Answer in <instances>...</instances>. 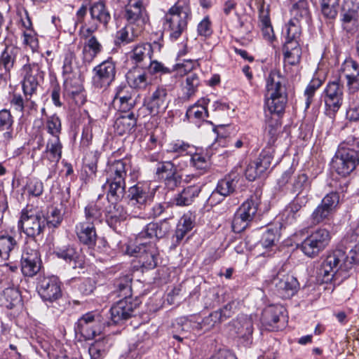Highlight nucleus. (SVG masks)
Segmentation results:
<instances>
[{
	"instance_id": "nucleus-27",
	"label": "nucleus",
	"mask_w": 359,
	"mask_h": 359,
	"mask_svg": "<svg viewBox=\"0 0 359 359\" xmlns=\"http://www.w3.org/2000/svg\"><path fill=\"white\" fill-rule=\"evenodd\" d=\"M64 94L72 99L76 105H82L86 102V95L81 81L78 76H67L64 82Z\"/></svg>"
},
{
	"instance_id": "nucleus-49",
	"label": "nucleus",
	"mask_w": 359,
	"mask_h": 359,
	"mask_svg": "<svg viewBox=\"0 0 359 359\" xmlns=\"http://www.w3.org/2000/svg\"><path fill=\"white\" fill-rule=\"evenodd\" d=\"M99 157L100 153L97 151L87 152L83 157V169L87 175L88 181L96 176Z\"/></svg>"
},
{
	"instance_id": "nucleus-35",
	"label": "nucleus",
	"mask_w": 359,
	"mask_h": 359,
	"mask_svg": "<svg viewBox=\"0 0 359 359\" xmlns=\"http://www.w3.org/2000/svg\"><path fill=\"white\" fill-rule=\"evenodd\" d=\"M153 48L149 43H140L133 46L128 53V57L133 64H139L151 60L153 55Z\"/></svg>"
},
{
	"instance_id": "nucleus-64",
	"label": "nucleus",
	"mask_w": 359,
	"mask_h": 359,
	"mask_svg": "<svg viewBox=\"0 0 359 359\" xmlns=\"http://www.w3.org/2000/svg\"><path fill=\"white\" fill-rule=\"evenodd\" d=\"M117 287L116 292L119 297L123 299H132V288H131V278L128 276H125L115 283Z\"/></svg>"
},
{
	"instance_id": "nucleus-54",
	"label": "nucleus",
	"mask_w": 359,
	"mask_h": 359,
	"mask_svg": "<svg viewBox=\"0 0 359 359\" xmlns=\"http://www.w3.org/2000/svg\"><path fill=\"white\" fill-rule=\"evenodd\" d=\"M190 163L191 165L196 170H198L200 175L205 173L210 167V156L207 153L203 152H195L192 154L191 152Z\"/></svg>"
},
{
	"instance_id": "nucleus-14",
	"label": "nucleus",
	"mask_w": 359,
	"mask_h": 359,
	"mask_svg": "<svg viewBox=\"0 0 359 359\" xmlns=\"http://www.w3.org/2000/svg\"><path fill=\"white\" fill-rule=\"evenodd\" d=\"M62 283L57 276H43L38 280L36 290L46 304L57 302L62 297Z\"/></svg>"
},
{
	"instance_id": "nucleus-11",
	"label": "nucleus",
	"mask_w": 359,
	"mask_h": 359,
	"mask_svg": "<svg viewBox=\"0 0 359 359\" xmlns=\"http://www.w3.org/2000/svg\"><path fill=\"white\" fill-rule=\"evenodd\" d=\"M330 240V232L319 228L304 239L298 248L308 257L314 258L329 245Z\"/></svg>"
},
{
	"instance_id": "nucleus-55",
	"label": "nucleus",
	"mask_w": 359,
	"mask_h": 359,
	"mask_svg": "<svg viewBox=\"0 0 359 359\" xmlns=\"http://www.w3.org/2000/svg\"><path fill=\"white\" fill-rule=\"evenodd\" d=\"M193 146L189 142L182 140H175L170 142L167 145L168 153L176 154V156H182L191 154Z\"/></svg>"
},
{
	"instance_id": "nucleus-4",
	"label": "nucleus",
	"mask_w": 359,
	"mask_h": 359,
	"mask_svg": "<svg viewBox=\"0 0 359 359\" xmlns=\"http://www.w3.org/2000/svg\"><path fill=\"white\" fill-rule=\"evenodd\" d=\"M27 62L20 70L22 76V88L25 99L20 94H14L11 100V104L15 110L23 114L36 110L37 88L41 80H43V72L41 70L39 64L29 62V57H26Z\"/></svg>"
},
{
	"instance_id": "nucleus-39",
	"label": "nucleus",
	"mask_w": 359,
	"mask_h": 359,
	"mask_svg": "<svg viewBox=\"0 0 359 359\" xmlns=\"http://www.w3.org/2000/svg\"><path fill=\"white\" fill-rule=\"evenodd\" d=\"M137 125V118L131 112L118 117L114 124V132L118 135L130 133Z\"/></svg>"
},
{
	"instance_id": "nucleus-2",
	"label": "nucleus",
	"mask_w": 359,
	"mask_h": 359,
	"mask_svg": "<svg viewBox=\"0 0 359 359\" xmlns=\"http://www.w3.org/2000/svg\"><path fill=\"white\" fill-rule=\"evenodd\" d=\"M168 222H150L137 234L134 247L128 246L127 253L138 258L142 268L152 269L157 266L159 255L156 241L164 238L170 231Z\"/></svg>"
},
{
	"instance_id": "nucleus-30",
	"label": "nucleus",
	"mask_w": 359,
	"mask_h": 359,
	"mask_svg": "<svg viewBox=\"0 0 359 359\" xmlns=\"http://www.w3.org/2000/svg\"><path fill=\"white\" fill-rule=\"evenodd\" d=\"M337 271L325 257L320 263L316 271V280L319 283L330 284L334 287L339 285L344 281L338 282Z\"/></svg>"
},
{
	"instance_id": "nucleus-38",
	"label": "nucleus",
	"mask_w": 359,
	"mask_h": 359,
	"mask_svg": "<svg viewBox=\"0 0 359 359\" xmlns=\"http://www.w3.org/2000/svg\"><path fill=\"white\" fill-rule=\"evenodd\" d=\"M62 144L60 137L49 138L42 158L51 163H58L62 158Z\"/></svg>"
},
{
	"instance_id": "nucleus-58",
	"label": "nucleus",
	"mask_w": 359,
	"mask_h": 359,
	"mask_svg": "<svg viewBox=\"0 0 359 359\" xmlns=\"http://www.w3.org/2000/svg\"><path fill=\"white\" fill-rule=\"evenodd\" d=\"M333 213L323 206L320 203L314 209L310 219L313 224H328L332 219Z\"/></svg>"
},
{
	"instance_id": "nucleus-40",
	"label": "nucleus",
	"mask_w": 359,
	"mask_h": 359,
	"mask_svg": "<svg viewBox=\"0 0 359 359\" xmlns=\"http://www.w3.org/2000/svg\"><path fill=\"white\" fill-rule=\"evenodd\" d=\"M87 39L82 51L83 60L90 63L102 51L103 47L95 36L91 34Z\"/></svg>"
},
{
	"instance_id": "nucleus-37",
	"label": "nucleus",
	"mask_w": 359,
	"mask_h": 359,
	"mask_svg": "<svg viewBox=\"0 0 359 359\" xmlns=\"http://www.w3.org/2000/svg\"><path fill=\"white\" fill-rule=\"evenodd\" d=\"M127 81L130 88L137 90H144L151 84L148 73L137 68L130 70L127 74Z\"/></svg>"
},
{
	"instance_id": "nucleus-1",
	"label": "nucleus",
	"mask_w": 359,
	"mask_h": 359,
	"mask_svg": "<svg viewBox=\"0 0 359 359\" xmlns=\"http://www.w3.org/2000/svg\"><path fill=\"white\" fill-rule=\"evenodd\" d=\"M279 74L273 72L266 79L264 108L266 123L264 133V138L267 140L266 147H272L277 140L281 126L279 116L284 112L287 102L286 88Z\"/></svg>"
},
{
	"instance_id": "nucleus-45",
	"label": "nucleus",
	"mask_w": 359,
	"mask_h": 359,
	"mask_svg": "<svg viewBox=\"0 0 359 359\" xmlns=\"http://www.w3.org/2000/svg\"><path fill=\"white\" fill-rule=\"evenodd\" d=\"M260 199L257 196H251L239 207L237 212L247 219L252 222L256 218Z\"/></svg>"
},
{
	"instance_id": "nucleus-63",
	"label": "nucleus",
	"mask_w": 359,
	"mask_h": 359,
	"mask_svg": "<svg viewBox=\"0 0 359 359\" xmlns=\"http://www.w3.org/2000/svg\"><path fill=\"white\" fill-rule=\"evenodd\" d=\"M17 245L15 239L9 235H0V258L6 260Z\"/></svg>"
},
{
	"instance_id": "nucleus-10",
	"label": "nucleus",
	"mask_w": 359,
	"mask_h": 359,
	"mask_svg": "<svg viewBox=\"0 0 359 359\" xmlns=\"http://www.w3.org/2000/svg\"><path fill=\"white\" fill-rule=\"evenodd\" d=\"M45 228V218L41 212H35L28 208H23L18 222V229L30 238L29 241L35 240Z\"/></svg>"
},
{
	"instance_id": "nucleus-8",
	"label": "nucleus",
	"mask_w": 359,
	"mask_h": 359,
	"mask_svg": "<svg viewBox=\"0 0 359 359\" xmlns=\"http://www.w3.org/2000/svg\"><path fill=\"white\" fill-rule=\"evenodd\" d=\"M154 192L147 183L138 182L129 187L127 198L131 214L135 217H143V211L152 202Z\"/></svg>"
},
{
	"instance_id": "nucleus-9",
	"label": "nucleus",
	"mask_w": 359,
	"mask_h": 359,
	"mask_svg": "<svg viewBox=\"0 0 359 359\" xmlns=\"http://www.w3.org/2000/svg\"><path fill=\"white\" fill-rule=\"evenodd\" d=\"M110 325L97 312L90 311L82 315L77 320L75 330L86 340L94 339L102 332L105 325Z\"/></svg>"
},
{
	"instance_id": "nucleus-23",
	"label": "nucleus",
	"mask_w": 359,
	"mask_h": 359,
	"mask_svg": "<svg viewBox=\"0 0 359 359\" xmlns=\"http://www.w3.org/2000/svg\"><path fill=\"white\" fill-rule=\"evenodd\" d=\"M108 205L104 207V218L108 225L116 229L118 224L125 221L128 217V212L123 205L114 199L104 198Z\"/></svg>"
},
{
	"instance_id": "nucleus-59",
	"label": "nucleus",
	"mask_w": 359,
	"mask_h": 359,
	"mask_svg": "<svg viewBox=\"0 0 359 359\" xmlns=\"http://www.w3.org/2000/svg\"><path fill=\"white\" fill-rule=\"evenodd\" d=\"M44 128L51 136L50 138L60 137L62 133V123L60 117L57 114L47 116L44 123Z\"/></svg>"
},
{
	"instance_id": "nucleus-20",
	"label": "nucleus",
	"mask_w": 359,
	"mask_h": 359,
	"mask_svg": "<svg viewBox=\"0 0 359 359\" xmlns=\"http://www.w3.org/2000/svg\"><path fill=\"white\" fill-rule=\"evenodd\" d=\"M232 331L238 341L245 346H250L253 341V320L251 316L238 315L231 322Z\"/></svg>"
},
{
	"instance_id": "nucleus-42",
	"label": "nucleus",
	"mask_w": 359,
	"mask_h": 359,
	"mask_svg": "<svg viewBox=\"0 0 359 359\" xmlns=\"http://www.w3.org/2000/svg\"><path fill=\"white\" fill-rule=\"evenodd\" d=\"M259 18L263 37L266 41L271 42L274 39L275 35L271 23L269 11L265 8L264 3L259 6Z\"/></svg>"
},
{
	"instance_id": "nucleus-53",
	"label": "nucleus",
	"mask_w": 359,
	"mask_h": 359,
	"mask_svg": "<svg viewBox=\"0 0 359 359\" xmlns=\"http://www.w3.org/2000/svg\"><path fill=\"white\" fill-rule=\"evenodd\" d=\"M194 227V219L191 214H184L179 220L175 233L176 242L180 243Z\"/></svg>"
},
{
	"instance_id": "nucleus-51",
	"label": "nucleus",
	"mask_w": 359,
	"mask_h": 359,
	"mask_svg": "<svg viewBox=\"0 0 359 359\" xmlns=\"http://www.w3.org/2000/svg\"><path fill=\"white\" fill-rule=\"evenodd\" d=\"M285 41L284 44L299 43L302 36V27L300 22L290 20L285 25Z\"/></svg>"
},
{
	"instance_id": "nucleus-61",
	"label": "nucleus",
	"mask_w": 359,
	"mask_h": 359,
	"mask_svg": "<svg viewBox=\"0 0 359 359\" xmlns=\"http://www.w3.org/2000/svg\"><path fill=\"white\" fill-rule=\"evenodd\" d=\"M340 0H319L322 15L327 19L334 20L338 14Z\"/></svg>"
},
{
	"instance_id": "nucleus-44",
	"label": "nucleus",
	"mask_w": 359,
	"mask_h": 359,
	"mask_svg": "<svg viewBox=\"0 0 359 359\" xmlns=\"http://www.w3.org/2000/svg\"><path fill=\"white\" fill-rule=\"evenodd\" d=\"M143 31L128 24L116 32L115 42L117 45H126L137 38Z\"/></svg>"
},
{
	"instance_id": "nucleus-28",
	"label": "nucleus",
	"mask_w": 359,
	"mask_h": 359,
	"mask_svg": "<svg viewBox=\"0 0 359 359\" xmlns=\"http://www.w3.org/2000/svg\"><path fill=\"white\" fill-rule=\"evenodd\" d=\"M75 233L81 243L93 248L96 244L97 233L93 222L83 221L75 226Z\"/></svg>"
},
{
	"instance_id": "nucleus-62",
	"label": "nucleus",
	"mask_w": 359,
	"mask_h": 359,
	"mask_svg": "<svg viewBox=\"0 0 359 359\" xmlns=\"http://www.w3.org/2000/svg\"><path fill=\"white\" fill-rule=\"evenodd\" d=\"M311 181L306 173L301 172L294 176L292 183V192L297 193L296 196L304 195V191L309 190L311 187ZM305 195H307L306 194Z\"/></svg>"
},
{
	"instance_id": "nucleus-15",
	"label": "nucleus",
	"mask_w": 359,
	"mask_h": 359,
	"mask_svg": "<svg viewBox=\"0 0 359 359\" xmlns=\"http://www.w3.org/2000/svg\"><path fill=\"white\" fill-rule=\"evenodd\" d=\"M321 97L325 104L326 114L334 115L343 104L344 86L338 81H330L326 85Z\"/></svg>"
},
{
	"instance_id": "nucleus-17",
	"label": "nucleus",
	"mask_w": 359,
	"mask_h": 359,
	"mask_svg": "<svg viewBox=\"0 0 359 359\" xmlns=\"http://www.w3.org/2000/svg\"><path fill=\"white\" fill-rule=\"evenodd\" d=\"M144 1L128 0L124 15L128 24L142 31H144L149 19Z\"/></svg>"
},
{
	"instance_id": "nucleus-21",
	"label": "nucleus",
	"mask_w": 359,
	"mask_h": 359,
	"mask_svg": "<svg viewBox=\"0 0 359 359\" xmlns=\"http://www.w3.org/2000/svg\"><path fill=\"white\" fill-rule=\"evenodd\" d=\"M155 174L169 190H174L182 180L181 176L177 175L176 165L171 161L159 162L156 165Z\"/></svg>"
},
{
	"instance_id": "nucleus-33",
	"label": "nucleus",
	"mask_w": 359,
	"mask_h": 359,
	"mask_svg": "<svg viewBox=\"0 0 359 359\" xmlns=\"http://www.w3.org/2000/svg\"><path fill=\"white\" fill-rule=\"evenodd\" d=\"M19 53V49L13 46H6L1 53L0 69L4 70L2 74L4 75L5 79L11 76V72L15 66Z\"/></svg>"
},
{
	"instance_id": "nucleus-48",
	"label": "nucleus",
	"mask_w": 359,
	"mask_h": 359,
	"mask_svg": "<svg viewBox=\"0 0 359 359\" xmlns=\"http://www.w3.org/2000/svg\"><path fill=\"white\" fill-rule=\"evenodd\" d=\"M342 29L348 34L355 33L359 26L358 13L354 10H348L341 15Z\"/></svg>"
},
{
	"instance_id": "nucleus-22",
	"label": "nucleus",
	"mask_w": 359,
	"mask_h": 359,
	"mask_svg": "<svg viewBox=\"0 0 359 359\" xmlns=\"http://www.w3.org/2000/svg\"><path fill=\"white\" fill-rule=\"evenodd\" d=\"M340 72L346 79V86L350 94L359 90V65L351 57L346 58L341 65Z\"/></svg>"
},
{
	"instance_id": "nucleus-5",
	"label": "nucleus",
	"mask_w": 359,
	"mask_h": 359,
	"mask_svg": "<svg viewBox=\"0 0 359 359\" xmlns=\"http://www.w3.org/2000/svg\"><path fill=\"white\" fill-rule=\"evenodd\" d=\"M359 164V140L348 136L338 146L332 160V169L340 176L350 175Z\"/></svg>"
},
{
	"instance_id": "nucleus-18",
	"label": "nucleus",
	"mask_w": 359,
	"mask_h": 359,
	"mask_svg": "<svg viewBox=\"0 0 359 359\" xmlns=\"http://www.w3.org/2000/svg\"><path fill=\"white\" fill-rule=\"evenodd\" d=\"M92 83L97 89H106L115 79L116 63L111 57L103 61L93 69Z\"/></svg>"
},
{
	"instance_id": "nucleus-60",
	"label": "nucleus",
	"mask_w": 359,
	"mask_h": 359,
	"mask_svg": "<svg viewBox=\"0 0 359 359\" xmlns=\"http://www.w3.org/2000/svg\"><path fill=\"white\" fill-rule=\"evenodd\" d=\"M273 147H266L262 149L256 161H253L263 174L270 168L273 158Z\"/></svg>"
},
{
	"instance_id": "nucleus-57",
	"label": "nucleus",
	"mask_w": 359,
	"mask_h": 359,
	"mask_svg": "<svg viewBox=\"0 0 359 359\" xmlns=\"http://www.w3.org/2000/svg\"><path fill=\"white\" fill-rule=\"evenodd\" d=\"M201 85L200 79L196 73H191L187 75L185 83L183 86V97L189 100L195 95Z\"/></svg>"
},
{
	"instance_id": "nucleus-6",
	"label": "nucleus",
	"mask_w": 359,
	"mask_h": 359,
	"mask_svg": "<svg viewBox=\"0 0 359 359\" xmlns=\"http://www.w3.org/2000/svg\"><path fill=\"white\" fill-rule=\"evenodd\" d=\"M130 168L127 158L109 161L105 168L106 182L102 188L106 190L107 198L121 201L126 193V178Z\"/></svg>"
},
{
	"instance_id": "nucleus-41",
	"label": "nucleus",
	"mask_w": 359,
	"mask_h": 359,
	"mask_svg": "<svg viewBox=\"0 0 359 359\" xmlns=\"http://www.w3.org/2000/svg\"><path fill=\"white\" fill-rule=\"evenodd\" d=\"M210 99L202 97L198 100L194 104L188 108L186 112V116L188 119L193 120H204L208 116V105L210 103Z\"/></svg>"
},
{
	"instance_id": "nucleus-50",
	"label": "nucleus",
	"mask_w": 359,
	"mask_h": 359,
	"mask_svg": "<svg viewBox=\"0 0 359 359\" xmlns=\"http://www.w3.org/2000/svg\"><path fill=\"white\" fill-rule=\"evenodd\" d=\"M283 50L285 64L296 65L299 63L302 55V48L299 43L284 44Z\"/></svg>"
},
{
	"instance_id": "nucleus-24",
	"label": "nucleus",
	"mask_w": 359,
	"mask_h": 359,
	"mask_svg": "<svg viewBox=\"0 0 359 359\" xmlns=\"http://www.w3.org/2000/svg\"><path fill=\"white\" fill-rule=\"evenodd\" d=\"M308 202L307 195L296 196L284 208L282 213L283 221L287 224L295 223L301 217L302 209Z\"/></svg>"
},
{
	"instance_id": "nucleus-46",
	"label": "nucleus",
	"mask_w": 359,
	"mask_h": 359,
	"mask_svg": "<svg viewBox=\"0 0 359 359\" xmlns=\"http://www.w3.org/2000/svg\"><path fill=\"white\" fill-rule=\"evenodd\" d=\"M0 302L8 309L20 305L21 295L19 290L14 287L4 289L0 295Z\"/></svg>"
},
{
	"instance_id": "nucleus-25",
	"label": "nucleus",
	"mask_w": 359,
	"mask_h": 359,
	"mask_svg": "<svg viewBox=\"0 0 359 359\" xmlns=\"http://www.w3.org/2000/svg\"><path fill=\"white\" fill-rule=\"evenodd\" d=\"M285 311V308L280 304H272L266 306L262 311L261 322L262 326L269 331H276L280 329L278 323Z\"/></svg>"
},
{
	"instance_id": "nucleus-31",
	"label": "nucleus",
	"mask_w": 359,
	"mask_h": 359,
	"mask_svg": "<svg viewBox=\"0 0 359 359\" xmlns=\"http://www.w3.org/2000/svg\"><path fill=\"white\" fill-rule=\"evenodd\" d=\"M203 184L198 182L184 187L174 197V202L178 206H188L194 203L202 191Z\"/></svg>"
},
{
	"instance_id": "nucleus-47",
	"label": "nucleus",
	"mask_w": 359,
	"mask_h": 359,
	"mask_svg": "<svg viewBox=\"0 0 359 359\" xmlns=\"http://www.w3.org/2000/svg\"><path fill=\"white\" fill-rule=\"evenodd\" d=\"M292 18L294 21L308 20L311 16L309 4L307 0H299L292 4L290 10Z\"/></svg>"
},
{
	"instance_id": "nucleus-19",
	"label": "nucleus",
	"mask_w": 359,
	"mask_h": 359,
	"mask_svg": "<svg viewBox=\"0 0 359 359\" xmlns=\"http://www.w3.org/2000/svg\"><path fill=\"white\" fill-rule=\"evenodd\" d=\"M275 292L282 299L293 297L299 288V283L293 275L279 271L272 280Z\"/></svg>"
},
{
	"instance_id": "nucleus-52",
	"label": "nucleus",
	"mask_w": 359,
	"mask_h": 359,
	"mask_svg": "<svg viewBox=\"0 0 359 359\" xmlns=\"http://www.w3.org/2000/svg\"><path fill=\"white\" fill-rule=\"evenodd\" d=\"M196 318L197 320L196 325L198 326L200 334L210 331L215 326L222 323L215 311L203 318L197 315H196Z\"/></svg>"
},
{
	"instance_id": "nucleus-36",
	"label": "nucleus",
	"mask_w": 359,
	"mask_h": 359,
	"mask_svg": "<svg viewBox=\"0 0 359 359\" xmlns=\"http://www.w3.org/2000/svg\"><path fill=\"white\" fill-rule=\"evenodd\" d=\"M104 197L100 194L95 201H91L85 208V217L87 222H102L104 215Z\"/></svg>"
},
{
	"instance_id": "nucleus-7",
	"label": "nucleus",
	"mask_w": 359,
	"mask_h": 359,
	"mask_svg": "<svg viewBox=\"0 0 359 359\" xmlns=\"http://www.w3.org/2000/svg\"><path fill=\"white\" fill-rule=\"evenodd\" d=\"M191 18V9L185 3L177 2L168 9L163 18V27L171 41L177 40L187 30Z\"/></svg>"
},
{
	"instance_id": "nucleus-29",
	"label": "nucleus",
	"mask_w": 359,
	"mask_h": 359,
	"mask_svg": "<svg viewBox=\"0 0 359 359\" xmlns=\"http://www.w3.org/2000/svg\"><path fill=\"white\" fill-rule=\"evenodd\" d=\"M13 117L10 111L0 110V145L6 147L13 140Z\"/></svg>"
},
{
	"instance_id": "nucleus-3",
	"label": "nucleus",
	"mask_w": 359,
	"mask_h": 359,
	"mask_svg": "<svg viewBox=\"0 0 359 359\" xmlns=\"http://www.w3.org/2000/svg\"><path fill=\"white\" fill-rule=\"evenodd\" d=\"M325 257L337 271L338 282L348 279L359 264V225L348 232Z\"/></svg>"
},
{
	"instance_id": "nucleus-13",
	"label": "nucleus",
	"mask_w": 359,
	"mask_h": 359,
	"mask_svg": "<svg viewBox=\"0 0 359 359\" xmlns=\"http://www.w3.org/2000/svg\"><path fill=\"white\" fill-rule=\"evenodd\" d=\"M89 12L90 20L88 22V27L82 34V37L86 39L96 32L100 26L107 29L111 18L108 8L101 1L93 3L89 8Z\"/></svg>"
},
{
	"instance_id": "nucleus-26",
	"label": "nucleus",
	"mask_w": 359,
	"mask_h": 359,
	"mask_svg": "<svg viewBox=\"0 0 359 359\" xmlns=\"http://www.w3.org/2000/svg\"><path fill=\"white\" fill-rule=\"evenodd\" d=\"M136 304L130 299H121L109 310L110 319L113 324L121 323L133 316Z\"/></svg>"
},
{
	"instance_id": "nucleus-56",
	"label": "nucleus",
	"mask_w": 359,
	"mask_h": 359,
	"mask_svg": "<svg viewBox=\"0 0 359 359\" xmlns=\"http://www.w3.org/2000/svg\"><path fill=\"white\" fill-rule=\"evenodd\" d=\"M279 231L277 228H269L263 233L257 247H262L266 250H272L279 239Z\"/></svg>"
},
{
	"instance_id": "nucleus-43",
	"label": "nucleus",
	"mask_w": 359,
	"mask_h": 359,
	"mask_svg": "<svg viewBox=\"0 0 359 359\" xmlns=\"http://www.w3.org/2000/svg\"><path fill=\"white\" fill-rule=\"evenodd\" d=\"M239 179L240 175L232 170L227 176L218 182L215 189L222 194L221 195L226 197L234 192Z\"/></svg>"
},
{
	"instance_id": "nucleus-16",
	"label": "nucleus",
	"mask_w": 359,
	"mask_h": 359,
	"mask_svg": "<svg viewBox=\"0 0 359 359\" xmlns=\"http://www.w3.org/2000/svg\"><path fill=\"white\" fill-rule=\"evenodd\" d=\"M168 90L165 85H158L144 98L143 105L152 116L164 113L169 104Z\"/></svg>"
},
{
	"instance_id": "nucleus-12",
	"label": "nucleus",
	"mask_w": 359,
	"mask_h": 359,
	"mask_svg": "<svg viewBox=\"0 0 359 359\" xmlns=\"http://www.w3.org/2000/svg\"><path fill=\"white\" fill-rule=\"evenodd\" d=\"M22 273L28 277L36 275L41 269V259L36 241L26 242L20 260Z\"/></svg>"
},
{
	"instance_id": "nucleus-34",
	"label": "nucleus",
	"mask_w": 359,
	"mask_h": 359,
	"mask_svg": "<svg viewBox=\"0 0 359 359\" xmlns=\"http://www.w3.org/2000/svg\"><path fill=\"white\" fill-rule=\"evenodd\" d=\"M53 254L60 259L67 263H73L74 268L81 266V256L76 248L71 244L62 246H57L54 248Z\"/></svg>"
},
{
	"instance_id": "nucleus-32",
	"label": "nucleus",
	"mask_w": 359,
	"mask_h": 359,
	"mask_svg": "<svg viewBox=\"0 0 359 359\" xmlns=\"http://www.w3.org/2000/svg\"><path fill=\"white\" fill-rule=\"evenodd\" d=\"M152 340L149 334L143 332L137 335V341L129 346L127 358L137 359L148 352L152 346Z\"/></svg>"
}]
</instances>
